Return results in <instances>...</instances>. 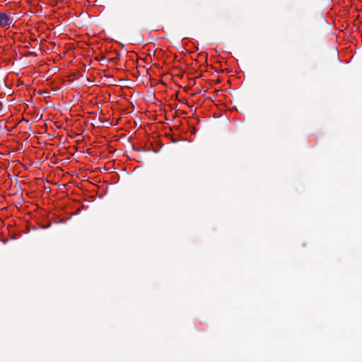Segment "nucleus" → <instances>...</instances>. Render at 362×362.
I'll return each mask as SVG.
<instances>
[{"mask_svg": "<svg viewBox=\"0 0 362 362\" xmlns=\"http://www.w3.org/2000/svg\"><path fill=\"white\" fill-rule=\"evenodd\" d=\"M13 22V19H11L6 13H0V26H10Z\"/></svg>", "mask_w": 362, "mask_h": 362, "instance_id": "obj_1", "label": "nucleus"}, {"mask_svg": "<svg viewBox=\"0 0 362 362\" xmlns=\"http://www.w3.org/2000/svg\"><path fill=\"white\" fill-rule=\"evenodd\" d=\"M41 164H42V162L40 161V160L30 162L29 164H28V165L21 163V165H23L24 169H25V170L28 169V166H31V165H35L37 168H39Z\"/></svg>", "mask_w": 362, "mask_h": 362, "instance_id": "obj_2", "label": "nucleus"}, {"mask_svg": "<svg viewBox=\"0 0 362 362\" xmlns=\"http://www.w3.org/2000/svg\"><path fill=\"white\" fill-rule=\"evenodd\" d=\"M172 141H173V143H176V142H177V139H172Z\"/></svg>", "mask_w": 362, "mask_h": 362, "instance_id": "obj_3", "label": "nucleus"}]
</instances>
